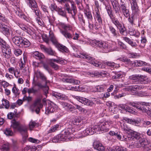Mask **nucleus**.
<instances>
[{"label":"nucleus","instance_id":"20e7f679","mask_svg":"<svg viewBox=\"0 0 151 151\" xmlns=\"http://www.w3.org/2000/svg\"><path fill=\"white\" fill-rule=\"evenodd\" d=\"M71 128H68L63 130L61 133L58 135V137H60L61 141H68L73 139V134H71Z\"/></svg>","mask_w":151,"mask_h":151},{"label":"nucleus","instance_id":"052dcab7","mask_svg":"<svg viewBox=\"0 0 151 151\" xmlns=\"http://www.w3.org/2000/svg\"><path fill=\"white\" fill-rule=\"evenodd\" d=\"M74 105L76 106V109H78L81 112L84 113H86V112L87 111L85 109L82 107L81 106L76 104H74Z\"/></svg>","mask_w":151,"mask_h":151},{"label":"nucleus","instance_id":"0eeeda50","mask_svg":"<svg viewBox=\"0 0 151 151\" xmlns=\"http://www.w3.org/2000/svg\"><path fill=\"white\" fill-rule=\"evenodd\" d=\"M80 57L86 59L87 62L95 66L101 67V63L96 60L95 58L92 56L86 54H81Z\"/></svg>","mask_w":151,"mask_h":151},{"label":"nucleus","instance_id":"864d4df0","mask_svg":"<svg viewBox=\"0 0 151 151\" xmlns=\"http://www.w3.org/2000/svg\"><path fill=\"white\" fill-rule=\"evenodd\" d=\"M129 34L131 35L134 36L136 37H138L139 35V32H136V31L133 29H129Z\"/></svg>","mask_w":151,"mask_h":151},{"label":"nucleus","instance_id":"9b49d317","mask_svg":"<svg viewBox=\"0 0 151 151\" xmlns=\"http://www.w3.org/2000/svg\"><path fill=\"white\" fill-rule=\"evenodd\" d=\"M74 98L85 105L91 106L93 104L92 101L85 98L76 96H74Z\"/></svg>","mask_w":151,"mask_h":151},{"label":"nucleus","instance_id":"338daca9","mask_svg":"<svg viewBox=\"0 0 151 151\" xmlns=\"http://www.w3.org/2000/svg\"><path fill=\"white\" fill-rule=\"evenodd\" d=\"M50 8L52 11L55 10L57 11V6L56 4L54 3H52L50 6H49Z\"/></svg>","mask_w":151,"mask_h":151},{"label":"nucleus","instance_id":"393cba45","mask_svg":"<svg viewBox=\"0 0 151 151\" xmlns=\"http://www.w3.org/2000/svg\"><path fill=\"white\" fill-rule=\"evenodd\" d=\"M121 133L119 131H111L109 132V134L111 136H115L116 137L117 139L119 140H121L122 139V135L120 134Z\"/></svg>","mask_w":151,"mask_h":151},{"label":"nucleus","instance_id":"ddd939ff","mask_svg":"<svg viewBox=\"0 0 151 151\" xmlns=\"http://www.w3.org/2000/svg\"><path fill=\"white\" fill-rule=\"evenodd\" d=\"M33 106L35 112L37 114H38L40 109L43 106V105L41 103V99L39 98L37 99L33 104Z\"/></svg>","mask_w":151,"mask_h":151},{"label":"nucleus","instance_id":"6ab92c4d","mask_svg":"<svg viewBox=\"0 0 151 151\" xmlns=\"http://www.w3.org/2000/svg\"><path fill=\"white\" fill-rule=\"evenodd\" d=\"M3 55L6 59H9L12 56L11 50L9 47L4 48L2 50Z\"/></svg>","mask_w":151,"mask_h":151},{"label":"nucleus","instance_id":"de8ad7c7","mask_svg":"<svg viewBox=\"0 0 151 151\" xmlns=\"http://www.w3.org/2000/svg\"><path fill=\"white\" fill-rule=\"evenodd\" d=\"M29 129L32 130L33 128L37 126V124L35 121L31 120L29 122Z\"/></svg>","mask_w":151,"mask_h":151},{"label":"nucleus","instance_id":"49530a36","mask_svg":"<svg viewBox=\"0 0 151 151\" xmlns=\"http://www.w3.org/2000/svg\"><path fill=\"white\" fill-rule=\"evenodd\" d=\"M119 29L120 33L122 35H124L125 32L126 31V29L124 24L122 25L119 27L117 28Z\"/></svg>","mask_w":151,"mask_h":151},{"label":"nucleus","instance_id":"a19ab883","mask_svg":"<svg viewBox=\"0 0 151 151\" xmlns=\"http://www.w3.org/2000/svg\"><path fill=\"white\" fill-rule=\"evenodd\" d=\"M123 40L127 42L132 47H136L137 46V44L135 42H134L131 39L126 37H123Z\"/></svg>","mask_w":151,"mask_h":151},{"label":"nucleus","instance_id":"69168bd1","mask_svg":"<svg viewBox=\"0 0 151 151\" xmlns=\"http://www.w3.org/2000/svg\"><path fill=\"white\" fill-rule=\"evenodd\" d=\"M14 54L17 56H19L22 53V50L18 48L15 49L14 51Z\"/></svg>","mask_w":151,"mask_h":151},{"label":"nucleus","instance_id":"473e14b6","mask_svg":"<svg viewBox=\"0 0 151 151\" xmlns=\"http://www.w3.org/2000/svg\"><path fill=\"white\" fill-rule=\"evenodd\" d=\"M109 31L112 35L115 38H117L118 36V34L114 27L111 25H109Z\"/></svg>","mask_w":151,"mask_h":151},{"label":"nucleus","instance_id":"cd10ccee","mask_svg":"<svg viewBox=\"0 0 151 151\" xmlns=\"http://www.w3.org/2000/svg\"><path fill=\"white\" fill-rule=\"evenodd\" d=\"M56 46L59 50L63 52H68V48L62 44L59 43L57 44Z\"/></svg>","mask_w":151,"mask_h":151},{"label":"nucleus","instance_id":"4c0bfd02","mask_svg":"<svg viewBox=\"0 0 151 151\" xmlns=\"http://www.w3.org/2000/svg\"><path fill=\"white\" fill-rule=\"evenodd\" d=\"M111 19L112 23L115 25L117 28H118L122 25V24L118 21V19L115 17H112L111 18Z\"/></svg>","mask_w":151,"mask_h":151},{"label":"nucleus","instance_id":"72a5a7b5","mask_svg":"<svg viewBox=\"0 0 151 151\" xmlns=\"http://www.w3.org/2000/svg\"><path fill=\"white\" fill-rule=\"evenodd\" d=\"M16 14L21 19H24L27 22L29 21V18L25 14L22 12H20L19 11H17L16 12Z\"/></svg>","mask_w":151,"mask_h":151},{"label":"nucleus","instance_id":"680f3d73","mask_svg":"<svg viewBox=\"0 0 151 151\" xmlns=\"http://www.w3.org/2000/svg\"><path fill=\"white\" fill-rule=\"evenodd\" d=\"M4 134L8 136H12L13 133L10 128H7L5 130Z\"/></svg>","mask_w":151,"mask_h":151},{"label":"nucleus","instance_id":"9d476101","mask_svg":"<svg viewBox=\"0 0 151 151\" xmlns=\"http://www.w3.org/2000/svg\"><path fill=\"white\" fill-rule=\"evenodd\" d=\"M130 133L131 134V137L127 136L125 137L124 136H123L122 139V141L128 142L130 140H132L133 139V137H134L137 140L142 139L140 137V134L137 132L132 130Z\"/></svg>","mask_w":151,"mask_h":151},{"label":"nucleus","instance_id":"79ce46f5","mask_svg":"<svg viewBox=\"0 0 151 151\" xmlns=\"http://www.w3.org/2000/svg\"><path fill=\"white\" fill-rule=\"evenodd\" d=\"M28 4L29 6L32 9L38 6L35 0H31L28 2Z\"/></svg>","mask_w":151,"mask_h":151},{"label":"nucleus","instance_id":"c9c22d12","mask_svg":"<svg viewBox=\"0 0 151 151\" xmlns=\"http://www.w3.org/2000/svg\"><path fill=\"white\" fill-rule=\"evenodd\" d=\"M147 63L142 61V70L151 74V68L147 66Z\"/></svg>","mask_w":151,"mask_h":151},{"label":"nucleus","instance_id":"a878e982","mask_svg":"<svg viewBox=\"0 0 151 151\" xmlns=\"http://www.w3.org/2000/svg\"><path fill=\"white\" fill-rule=\"evenodd\" d=\"M56 109L55 108L54 106L51 104H49L47 107L46 108L45 113L47 114L54 112Z\"/></svg>","mask_w":151,"mask_h":151},{"label":"nucleus","instance_id":"dca6fc26","mask_svg":"<svg viewBox=\"0 0 151 151\" xmlns=\"http://www.w3.org/2000/svg\"><path fill=\"white\" fill-rule=\"evenodd\" d=\"M142 102V112H145L151 117V107L147 105V104Z\"/></svg>","mask_w":151,"mask_h":151},{"label":"nucleus","instance_id":"1a4fd4ad","mask_svg":"<svg viewBox=\"0 0 151 151\" xmlns=\"http://www.w3.org/2000/svg\"><path fill=\"white\" fill-rule=\"evenodd\" d=\"M119 8L120 12L126 17L127 18L129 16L130 14L128 8L127 6V4L121 0V3L119 5Z\"/></svg>","mask_w":151,"mask_h":151},{"label":"nucleus","instance_id":"4d7b16f0","mask_svg":"<svg viewBox=\"0 0 151 151\" xmlns=\"http://www.w3.org/2000/svg\"><path fill=\"white\" fill-rule=\"evenodd\" d=\"M118 106L121 109H125L126 111L129 112H131V109H129V107L124 104H120Z\"/></svg>","mask_w":151,"mask_h":151},{"label":"nucleus","instance_id":"5701e85b","mask_svg":"<svg viewBox=\"0 0 151 151\" xmlns=\"http://www.w3.org/2000/svg\"><path fill=\"white\" fill-rule=\"evenodd\" d=\"M33 56L36 59L40 60H42L45 58V56L42 53L38 51L34 52L33 54Z\"/></svg>","mask_w":151,"mask_h":151},{"label":"nucleus","instance_id":"5fc2aeb1","mask_svg":"<svg viewBox=\"0 0 151 151\" xmlns=\"http://www.w3.org/2000/svg\"><path fill=\"white\" fill-rule=\"evenodd\" d=\"M2 104L5 106V108L8 109L10 106L9 101L6 99H3L2 100Z\"/></svg>","mask_w":151,"mask_h":151},{"label":"nucleus","instance_id":"774afa93","mask_svg":"<svg viewBox=\"0 0 151 151\" xmlns=\"http://www.w3.org/2000/svg\"><path fill=\"white\" fill-rule=\"evenodd\" d=\"M115 151H126L127 149L124 147L116 146L115 147Z\"/></svg>","mask_w":151,"mask_h":151},{"label":"nucleus","instance_id":"b1692460","mask_svg":"<svg viewBox=\"0 0 151 151\" xmlns=\"http://www.w3.org/2000/svg\"><path fill=\"white\" fill-rule=\"evenodd\" d=\"M95 16L96 19L99 22V23L100 24L102 23V19L101 18V13L98 8L95 9Z\"/></svg>","mask_w":151,"mask_h":151},{"label":"nucleus","instance_id":"3c124183","mask_svg":"<svg viewBox=\"0 0 151 151\" xmlns=\"http://www.w3.org/2000/svg\"><path fill=\"white\" fill-rule=\"evenodd\" d=\"M64 89L67 90H70L73 91H78L79 89V86H76L74 87L70 86L65 87V88Z\"/></svg>","mask_w":151,"mask_h":151},{"label":"nucleus","instance_id":"ea45409f","mask_svg":"<svg viewBox=\"0 0 151 151\" xmlns=\"http://www.w3.org/2000/svg\"><path fill=\"white\" fill-rule=\"evenodd\" d=\"M109 3H106V5H104L107 11L108 14L110 17V19L112 17L113 15L112 14V10L110 6L108 5Z\"/></svg>","mask_w":151,"mask_h":151},{"label":"nucleus","instance_id":"4468645a","mask_svg":"<svg viewBox=\"0 0 151 151\" xmlns=\"http://www.w3.org/2000/svg\"><path fill=\"white\" fill-rule=\"evenodd\" d=\"M60 32L67 39H72L74 34L73 31H66L63 29H60Z\"/></svg>","mask_w":151,"mask_h":151},{"label":"nucleus","instance_id":"a211bd4d","mask_svg":"<svg viewBox=\"0 0 151 151\" xmlns=\"http://www.w3.org/2000/svg\"><path fill=\"white\" fill-rule=\"evenodd\" d=\"M36 76L40 78L43 82L45 83V84L49 82V81L47 80V78L45 75L40 70H37L36 72Z\"/></svg>","mask_w":151,"mask_h":151},{"label":"nucleus","instance_id":"7c9ffc66","mask_svg":"<svg viewBox=\"0 0 151 151\" xmlns=\"http://www.w3.org/2000/svg\"><path fill=\"white\" fill-rule=\"evenodd\" d=\"M49 38L51 41L54 44H57V41L53 32L50 30L49 31Z\"/></svg>","mask_w":151,"mask_h":151},{"label":"nucleus","instance_id":"7ed1b4c3","mask_svg":"<svg viewBox=\"0 0 151 151\" xmlns=\"http://www.w3.org/2000/svg\"><path fill=\"white\" fill-rule=\"evenodd\" d=\"M12 39L13 42L19 47H27L30 45L29 41L24 37L15 36Z\"/></svg>","mask_w":151,"mask_h":151},{"label":"nucleus","instance_id":"13d9d810","mask_svg":"<svg viewBox=\"0 0 151 151\" xmlns=\"http://www.w3.org/2000/svg\"><path fill=\"white\" fill-rule=\"evenodd\" d=\"M1 149L4 151H8L9 149V145L8 143H6L3 145Z\"/></svg>","mask_w":151,"mask_h":151},{"label":"nucleus","instance_id":"f704fd0d","mask_svg":"<svg viewBox=\"0 0 151 151\" xmlns=\"http://www.w3.org/2000/svg\"><path fill=\"white\" fill-rule=\"evenodd\" d=\"M27 58L25 57H23V60L22 59H20L19 63V69H22L25 66V62L26 61Z\"/></svg>","mask_w":151,"mask_h":151},{"label":"nucleus","instance_id":"4be33fe9","mask_svg":"<svg viewBox=\"0 0 151 151\" xmlns=\"http://www.w3.org/2000/svg\"><path fill=\"white\" fill-rule=\"evenodd\" d=\"M59 24L62 28L64 29L63 30H66V31H73L72 26L69 24H66L64 23L60 22Z\"/></svg>","mask_w":151,"mask_h":151},{"label":"nucleus","instance_id":"37998d69","mask_svg":"<svg viewBox=\"0 0 151 151\" xmlns=\"http://www.w3.org/2000/svg\"><path fill=\"white\" fill-rule=\"evenodd\" d=\"M12 91L16 96L19 95L20 93L19 89L16 87V85L15 84L12 88Z\"/></svg>","mask_w":151,"mask_h":151},{"label":"nucleus","instance_id":"09e8293b","mask_svg":"<svg viewBox=\"0 0 151 151\" xmlns=\"http://www.w3.org/2000/svg\"><path fill=\"white\" fill-rule=\"evenodd\" d=\"M96 91L98 92H102L106 88V86L103 85L98 86L95 87Z\"/></svg>","mask_w":151,"mask_h":151},{"label":"nucleus","instance_id":"bf43d9fd","mask_svg":"<svg viewBox=\"0 0 151 151\" xmlns=\"http://www.w3.org/2000/svg\"><path fill=\"white\" fill-rule=\"evenodd\" d=\"M33 12L35 13L37 17H39L40 16V11L39 9L38 6L35 8H32V9Z\"/></svg>","mask_w":151,"mask_h":151},{"label":"nucleus","instance_id":"bb28decb","mask_svg":"<svg viewBox=\"0 0 151 151\" xmlns=\"http://www.w3.org/2000/svg\"><path fill=\"white\" fill-rule=\"evenodd\" d=\"M57 11L58 12L59 15L62 16L66 18L67 20H68V18L67 17L66 13L65 11L63 10L62 7H58L57 8Z\"/></svg>","mask_w":151,"mask_h":151},{"label":"nucleus","instance_id":"aec40b11","mask_svg":"<svg viewBox=\"0 0 151 151\" xmlns=\"http://www.w3.org/2000/svg\"><path fill=\"white\" fill-rule=\"evenodd\" d=\"M93 146L95 149L100 151H104L105 148L102 144L98 141H95L93 143Z\"/></svg>","mask_w":151,"mask_h":151},{"label":"nucleus","instance_id":"f03ea898","mask_svg":"<svg viewBox=\"0 0 151 151\" xmlns=\"http://www.w3.org/2000/svg\"><path fill=\"white\" fill-rule=\"evenodd\" d=\"M94 43L96 45L103 50L106 52L114 51L116 49V44L114 42H106L96 41H94Z\"/></svg>","mask_w":151,"mask_h":151},{"label":"nucleus","instance_id":"e2e57ef3","mask_svg":"<svg viewBox=\"0 0 151 151\" xmlns=\"http://www.w3.org/2000/svg\"><path fill=\"white\" fill-rule=\"evenodd\" d=\"M111 1L114 8H116L117 6L119 7V5L118 1L117 0H111Z\"/></svg>","mask_w":151,"mask_h":151},{"label":"nucleus","instance_id":"0e129e2a","mask_svg":"<svg viewBox=\"0 0 151 151\" xmlns=\"http://www.w3.org/2000/svg\"><path fill=\"white\" fill-rule=\"evenodd\" d=\"M118 44L119 47L122 49H126L127 47L122 42L119 40L118 41Z\"/></svg>","mask_w":151,"mask_h":151},{"label":"nucleus","instance_id":"8fccbe9b","mask_svg":"<svg viewBox=\"0 0 151 151\" xmlns=\"http://www.w3.org/2000/svg\"><path fill=\"white\" fill-rule=\"evenodd\" d=\"M121 128L125 132H129L130 133L132 131V130L129 128L125 123H124L121 125Z\"/></svg>","mask_w":151,"mask_h":151},{"label":"nucleus","instance_id":"603ef678","mask_svg":"<svg viewBox=\"0 0 151 151\" xmlns=\"http://www.w3.org/2000/svg\"><path fill=\"white\" fill-rule=\"evenodd\" d=\"M36 21L37 23L40 26L44 27L45 26V24L42 19L40 17H37L36 18Z\"/></svg>","mask_w":151,"mask_h":151},{"label":"nucleus","instance_id":"39448f33","mask_svg":"<svg viewBox=\"0 0 151 151\" xmlns=\"http://www.w3.org/2000/svg\"><path fill=\"white\" fill-rule=\"evenodd\" d=\"M11 127L14 130H17L21 134L27 132V127L25 125L21 124L19 121H17L14 119L11 121Z\"/></svg>","mask_w":151,"mask_h":151},{"label":"nucleus","instance_id":"c85d7f7f","mask_svg":"<svg viewBox=\"0 0 151 151\" xmlns=\"http://www.w3.org/2000/svg\"><path fill=\"white\" fill-rule=\"evenodd\" d=\"M123 119L128 123L135 125H138L139 124V122L138 121L135 119H129L127 118H124Z\"/></svg>","mask_w":151,"mask_h":151},{"label":"nucleus","instance_id":"2eb2a0df","mask_svg":"<svg viewBox=\"0 0 151 151\" xmlns=\"http://www.w3.org/2000/svg\"><path fill=\"white\" fill-rule=\"evenodd\" d=\"M40 47L42 51L48 55L52 56L55 55L56 53L54 50H52L51 48L50 47H46L45 46L43 45H41Z\"/></svg>","mask_w":151,"mask_h":151},{"label":"nucleus","instance_id":"c03bdc74","mask_svg":"<svg viewBox=\"0 0 151 151\" xmlns=\"http://www.w3.org/2000/svg\"><path fill=\"white\" fill-rule=\"evenodd\" d=\"M129 104L134 107H135L136 108L139 110H141L142 109L141 108V103L137 102V103H134L130 102L129 103Z\"/></svg>","mask_w":151,"mask_h":151},{"label":"nucleus","instance_id":"f8f14e48","mask_svg":"<svg viewBox=\"0 0 151 151\" xmlns=\"http://www.w3.org/2000/svg\"><path fill=\"white\" fill-rule=\"evenodd\" d=\"M142 151H151V143L147 139H142Z\"/></svg>","mask_w":151,"mask_h":151},{"label":"nucleus","instance_id":"e433bc0d","mask_svg":"<svg viewBox=\"0 0 151 151\" xmlns=\"http://www.w3.org/2000/svg\"><path fill=\"white\" fill-rule=\"evenodd\" d=\"M129 78L134 81H141L142 76L141 75L139 76L137 75H132L129 77Z\"/></svg>","mask_w":151,"mask_h":151},{"label":"nucleus","instance_id":"58836bf2","mask_svg":"<svg viewBox=\"0 0 151 151\" xmlns=\"http://www.w3.org/2000/svg\"><path fill=\"white\" fill-rule=\"evenodd\" d=\"M113 72L115 74L112 77V78L113 79H117L122 78L123 74V72Z\"/></svg>","mask_w":151,"mask_h":151},{"label":"nucleus","instance_id":"412c9836","mask_svg":"<svg viewBox=\"0 0 151 151\" xmlns=\"http://www.w3.org/2000/svg\"><path fill=\"white\" fill-rule=\"evenodd\" d=\"M7 26L4 24L0 23V29L3 31L4 33L8 37L10 35L9 29L7 27Z\"/></svg>","mask_w":151,"mask_h":151},{"label":"nucleus","instance_id":"f257e3e1","mask_svg":"<svg viewBox=\"0 0 151 151\" xmlns=\"http://www.w3.org/2000/svg\"><path fill=\"white\" fill-rule=\"evenodd\" d=\"M109 127L108 122H101L99 126L95 125L93 127L87 128L82 132V136L84 137L88 135H91L99 130L106 132L109 131Z\"/></svg>","mask_w":151,"mask_h":151},{"label":"nucleus","instance_id":"a18cd8bd","mask_svg":"<svg viewBox=\"0 0 151 151\" xmlns=\"http://www.w3.org/2000/svg\"><path fill=\"white\" fill-rule=\"evenodd\" d=\"M91 21H88L89 28L91 30H93L94 29H98L99 28V27L98 25L96 26V25L94 26L93 23L91 22Z\"/></svg>","mask_w":151,"mask_h":151},{"label":"nucleus","instance_id":"f3484780","mask_svg":"<svg viewBox=\"0 0 151 151\" xmlns=\"http://www.w3.org/2000/svg\"><path fill=\"white\" fill-rule=\"evenodd\" d=\"M84 13L88 20V21H92L93 17L90 11L89 7L88 4H86L85 8L84 9Z\"/></svg>","mask_w":151,"mask_h":151},{"label":"nucleus","instance_id":"6e6d98bb","mask_svg":"<svg viewBox=\"0 0 151 151\" xmlns=\"http://www.w3.org/2000/svg\"><path fill=\"white\" fill-rule=\"evenodd\" d=\"M42 89L44 92V94L45 96V99L47 97V94L48 93L49 88L48 86L46 84V85Z\"/></svg>","mask_w":151,"mask_h":151},{"label":"nucleus","instance_id":"6e6552de","mask_svg":"<svg viewBox=\"0 0 151 151\" xmlns=\"http://www.w3.org/2000/svg\"><path fill=\"white\" fill-rule=\"evenodd\" d=\"M131 9L133 14V17L137 18H139V11L137 3L136 0H130Z\"/></svg>","mask_w":151,"mask_h":151},{"label":"nucleus","instance_id":"423d86ee","mask_svg":"<svg viewBox=\"0 0 151 151\" xmlns=\"http://www.w3.org/2000/svg\"><path fill=\"white\" fill-rule=\"evenodd\" d=\"M70 2L71 3V8H70V6L68 3H66L65 5L64 9L68 14H71L72 17L75 19L77 13L76 7L73 1H71Z\"/></svg>","mask_w":151,"mask_h":151},{"label":"nucleus","instance_id":"2f4dec72","mask_svg":"<svg viewBox=\"0 0 151 151\" xmlns=\"http://www.w3.org/2000/svg\"><path fill=\"white\" fill-rule=\"evenodd\" d=\"M104 63L106 65L111 67V68H118L120 67L119 64L115 63L113 62L110 61H104Z\"/></svg>","mask_w":151,"mask_h":151},{"label":"nucleus","instance_id":"c756f323","mask_svg":"<svg viewBox=\"0 0 151 151\" xmlns=\"http://www.w3.org/2000/svg\"><path fill=\"white\" fill-rule=\"evenodd\" d=\"M64 81L67 83H73L75 84H78L80 83L79 81L75 79L70 78H65Z\"/></svg>","mask_w":151,"mask_h":151}]
</instances>
